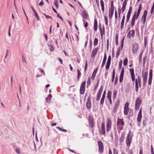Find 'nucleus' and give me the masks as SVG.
Instances as JSON below:
<instances>
[{
	"label": "nucleus",
	"mask_w": 154,
	"mask_h": 154,
	"mask_svg": "<svg viewBox=\"0 0 154 154\" xmlns=\"http://www.w3.org/2000/svg\"><path fill=\"white\" fill-rule=\"evenodd\" d=\"M129 70L132 81H135V90L137 92H138L139 87H141V77L140 76H137V78L135 79L134 69L131 68L129 69Z\"/></svg>",
	"instance_id": "f257e3e1"
},
{
	"label": "nucleus",
	"mask_w": 154,
	"mask_h": 154,
	"mask_svg": "<svg viewBox=\"0 0 154 154\" xmlns=\"http://www.w3.org/2000/svg\"><path fill=\"white\" fill-rule=\"evenodd\" d=\"M142 103V100L140 97H138L137 98L135 103V108L136 110H138L139 109L140 105Z\"/></svg>",
	"instance_id": "f03ea898"
},
{
	"label": "nucleus",
	"mask_w": 154,
	"mask_h": 154,
	"mask_svg": "<svg viewBox=\"0 0 154 154\" xmlns=\"http://www.w3.org/2000/svg\"><path fill=\"white\" fill-rule=\"evenodd\" d=\"M88 120L89 124L91 127L92 128H93L94 125V119L93 116L91 115H89L88 117Z\"/></svg>",
	"instance_id": "7ed1b4c3"
},
{
	"label": "nucleus",
	"mask_w": 154,
	"mask_h": 154,
	"mask_svg": "<svg viewBox=\"0 0 154 154\" xmlns=\"http://www.w3.org/2000/svg\"><path fill=\"white\" fill-rule=\"evenodd\" d=\"M112 127V122L111 120L109 118L106 119V130L107 132H109L111 130Z\"/></svg>",
	"instance_id": "20e7f679"
},
{
	"label": "nucleus",
	"mask_w": 154,
	"mask_h": 154,
	"mask_svg": "<svg viewBox=\"0 0 154 154\" xmlns=\"http://www.w3.org/2000/svg\"><path fill=\"white\" fill-rule=\"evenodd\" d=\"M130 132L131 131H130L126 139V143L127 146L128 147L130 146H131L132 140V137H130L129 136Z\"/></svg>",
	"instance_id": "39448f33"
},
{
	"label": "nucleus",
	"mask_w": 154,
	"mask_h": 154,
	"mask_svg": "<svg viewBox=\"0 0 154 154\" xmlns=\"http://www.w3.org/2000/svg\"><path fill=\"white\" fill-rule=\"evenodd\" d=\"M129 103L128 102H126L125 104L124 108V113L125 115H127L129 112Z\"/></svg>",
	"instance_id": "423d86ee"
},
{
	"label": "nucleus",
	"mask_w": 154,
	"mask_h": 154,
	"mask_svg": "<svg viewBox=\"0 0 154 154\" xmlns=\"http://www.w3.org/2000/svg\"><path fill=\"white\" fill-rule=\"evenodd\" d=\"M148 73L147 72H145L143 73L142 77L143 78V86H145L146 83L147 79Z\"/></svg>",
	"instance_id": "0eeeda50"
},
{
	"label": "nucleus",
	"mask_w": 154,
	"mask_h": 154,
	"mask_svg": "<svg viewBox=\"0 0 154 154\" xmlns=\"http://www.w3.org/2000/svg\"><path fill=\"white\" fill-rule=\"evenodd\" d=\"M148 14V11L146 10L144 11L143 14L141 17V22L144 25L146 19V16Z\"/></svg>",
	"instance_id": "6e6552de"
},
{
	"label": "nucleus",
	"mask_w": 154,
	"mask_h": 154,
	"mask_svg": "<svg viewBox=\"0 0 154 154\" xmlns=\"http://www.w3.org/2000/svg\"><path fill=\"white\" fill-rule=\"evenodd\" d=\"M100 132L104 136L106 135V131L105 128V123L104 122L101 123V130L100 131Z\"/></svg>",
	"instance_id": "1a4fd4ad"
},
{
	"label": "nucleus",
	"mask_w": 154,
	"mask_h": 154,
	"mask_svg": "<svg viewBox=\"0 0 154 154\" xmlns=\"http://www.w3.org/2000/svg\"><path fill=\"white\" fill-rule=\"evenodd\" d=\"M138 17H139V16H138L137 17V12L135 11L134 14L133 15V17L132 20V21H131V23L132 28H133V26L134 25L135 21V20H137L138 19Z\"/></svg>",
	"instance_id": "9d476101"
},
{
	"label": "nucleus",
	"mask_w": 154,
	"mask_h": 154,
	"mask_svg": "<svg viewBox=\"0 0 154 154\" xmlns=\"http://www.w3.org/2000/svg\"><path fill=\"white\" fill-rule=\"evenodd\" d=\"M103 86H101L100 88L99 89L98 92L97 93V97L96 99V100L97 101H98L100 99L102 92L103 90Z\"/></svg>",
	"instance_id": "9b49d317"
},
{
	"label": "nucleus",
	"mask_w": 154,
	"mask_h": 154,
	"mask_svg": "<svg viewBox=\"0 0 154 154\" xmlns=\"http://www.w3.org/2000/svg\"><path fill=\"white\" fill-rule=\"evenodd\" d=\"M91 95L90 94L88 98L87 101L86 103L87 108L89 109L91 108Z\"/></svg>",
	"instance_id": "f8f14e48"
},
{
	"label": "nucleus",
	"mask_w": 154,
	"mask_h": 154,
	"mask_svg": "<svg viewBox=\"0 0 154 154\" xmlns=\"http://www.w3.org/2000/svg\"><path fill=\"white\" fill-rule=\"evenodd\" d=\"M98 144L99 147V151L100 153H102L103 151V143L101 141L98 142Z\"/></svg>",
	"instance_id": "ddd939ff"
},
{
	"label": "nucleus",
	"mask_w": 154,
	"mask_h": 154,
	"mask_svg": "<svg viewBox=\"0 0 154 154\" xmlns=\"http://www.w3.org/2000/svg\"><path fill=\"white\" fill-rule=\"evenodd\" d=\"M135 32L133 30H131L128 31V34L127 37L128 38H133L134 37V35Z\"/></svg>",
	"instance_id": "4468645a"
},
{
	"label": "nucleus",
	"mask_w": 154,
	"mask_h": 154,
	"mask_svg": "<svg viewBox=\"0 0 154 154\" xmlns=\"http://www.w3.org/2000/svg\"><path fill=\"white\" fill-rule=\"evenodd\" d=\"M111 55H109L108 57L107 62L106 63V70H108L109 69V66L111 63Z\"/></svg>",
	"instance_id": "2eb2a0df"
},
{
	"label": "nucleus",
	"mask_w": 154,
	"mask_h": 154,
	"mask_svg": "<svg viewBox=\"0 0 154 154\" xmlns=\"http://www.w3.org/2000/svg\"><path fill=\"white\" fill-rule=\"evenodd\" d=\"M120 100H117L116 102L115 107L113 109V111L114 112H116L118 109V108L120 104Z\"/></svg>",
	"instance_id": "dca6fc26"
},
{
	"label": "nucleus",
	"mask_w": 154,
	"mask_h": 154,
	"mask_svg": "<svg viewBox=\"0 0 154 154\" xmlns=\"http://www.w3.org/2000/svg\"><path fill=\"white\" fill-rule=\"evenodd\" d=\"M142 118V109L140 108L138 114L137 120L138 122L141 121Z\"/></svg>",
	"instance_id": "f3484780"
},
{
	"label": "nucleus",
	"mask_w": 154,
	"mask_h": 154,
	"mask_svg": "<svg viewBox=\"0 0 154 154\" xmlns=\"http://www.w3.org/2000/svg\"><path fill=\"white\" fill-rule=\"evenodd\" d=\"M138 48V45L137 43H134L133 45L132 51L134 53L137 52Z\"/></svg>",
	"instance_id": "a211bd4d"
},
{
	"label": "nucleus",
	"mask_w": 154,
	"mask_h": 154,
	"mask_svg": "<svg viewBox=\"0 0 154 154\" xmlns=\"http://www.w3.org/2000/svg\"><path fill=\"white\" fill-rule=\"evenodd\" d=\"M125 72V70L124 67H123L122 68V71L121 72V73L119 76V82H122L123 76L124 75V73Z\"/></svg>",
	"instance_id": "6ab92c4d"
},
{
	"label": "nucleus",
	"mask_w": 154,
	"mask_h": 154,
	"mask_svg": "<svg viewBox=\"0 0 154 154\" xmlns=\"http://www.w3.org/2000/svg\"><path fill=\"white\" fill-rule=\"evenodd\" d=\"M98 50L99 48H96L93 50L91 54V57H95Z\"/></svg>",
	"instance_id": "aec40b11"
},
{
	"label": "nucleus",
	"mask_w": 154,
	"mask_h": 154,
	"mask_svg": "<svg viewBox=\"0 0 154 154\" xmlns=\"http://www.w3.org/2000/svg\"><path fill=\"white\" fill-rule=\"evenodd\" d=\"M112 92L111 91H109L108 92L107 97L109 101L110 104H112V100L111 99Z\"/></svg>",
	"instance_id": "412c9836"
},
{
	"label": "nucleus",
	"mask_w": 154,
	"mask_h": 154,
	"mask_svg": "<svg viewBox=\"0 0 154 154\" xmlns=\"http://www.w3.org/2000/svg\"><path fill=\"white\" fill-rule=\"evenodd\" d=\"M82 15L83 18L87 20L89 19L88 15L87 13L85 11H84L82 12Z\"/></svg>",
	"instance_id": "4be33fe9"
},
{
	"label": "nucleus",
	"mask_w": 154,
	"mask_h": 154,
	"mask_svg": "<svg viewBox=\"0 0 154 154\" xmlns=\"http://www.w3.org/2000/svg\"><path fill=\"white\" fill-rule=\"evenodd\" d=\"M119 124H120L122 126H124L125 125V123L123 119H120L118 118L117 119V125Z\"/></svg>",
	"instance_id": "5701e85b"
},
{
	"label": "nucleus",
	"mask_w": 154,
	"mask_h": 154,
	"mask_svg": "<svg viewBox=\"0 0 154 154\" xmlns=\"http://www.w3.org/2000/svg\"><path fill=\"white\" fill-rule=\"evenodd\" d=\"M114 9H109V18L111 19L114 13Z\"/></svg>",
	"instance_id": "b1692460"
},
{
	"label": "nucleus",
	"mask_w": 154,
	"mask_h": 154,
	"mask_svg": "<svg viewBox=\"0 0 154 154\" xmlns=\"http://www.w3.org/2000/svg\"><path fill=\"white\" fill-rule=\"evenodd\" d=\"M125 134L124 133L122 134L121 137H120L119 140L120 143H122L124 140L125 139Z\"/></svg>",
	"instance_id": "393cba45"
},
{
	"label": "nucleus",
	"mask_w": 154,
	"mask_h": 154,
	"mask_svg": "<svg viewBox=\"0 0 154 154\" xmlns=\"http://www.w3.org/2000/svg\"><path fill=\"white\" fill-rule=\"evenodd\" d=\"M100 4L102 10L103 12H104L105 10L104 5V2L103 0H100Z\"/></svg>",
	"instance_id": "a878e982"
},
{
	"label": "nucleus",
	"mask_w": 154,
	"mask_h": 154,
	"mask_svg": "<svg viewBox=\"0 0 154 154\" xmlns=\"http://www.w3.org/2000/svg\"><path fill=\"white\" fill-rule=\"evenodd\" d=\"M141 7H142V5L141 4L140 5H139V6L138 8V9L137 11V17L138 16H139L140 13V12L141 11Z\"/></svg>",
	"instance_id": "bb28decb"
},
{
	"label": "nucleus",
	"mask_w": 154,
	"mask_h": 154,
	"mask_svg": "<svg viewBox=\"0 0 154 154\" xmlns=\"http://www.w3.org/2000/svg\"><path fill=\"white\" fill-rule=\"evenodd\" d=\"M97 21L96 19H95L94 20V29H97Z\"/></svg>",
	"instance_id": "cd10ccee"
},
{
	"label": "nucleus",
	"mask_w": 154,
	"mask_h": 154,
	"mask_svg": "<svg viewBox=\"0 0 154 154\" xmlns=\"http://www.w3.org/2000/svg\"><path fill=\"white\" fill-rule=\"evenodd\" d=\"M117 91L116 90L114 91L113 94V99L114 100L116 99L117 94Z\"/></svg>",
	"instance_id": "c85d7f7f"
},
{
	"label": "nucleus",
	"mask_w": 154,
	"mask_h": 154,
	"mask_svg": "<svg viewBox=\"0 0 154 154\" xmlns=\"http://www.w3.org/2000/svg\"><path fill=\"white\" fill-rule=\"evenodd\" d=\"M85 88H80V91L81 94H84L85 92Z\"/></svg>",
	"instance_id": "c756f323"
},
{
	"label": "nucleus",
	"mask_w": 154,
	"mask_h": 154,
	"mask_svg": "<svg viewBox=\"0 0 154 154\" xmlns=\"http://www.w3.org/2000/svg\"><path fill=\"white\" fill-rule=\"evenodd\" d=\"M104 21H105V25L106 26V28H107V26L108 25V18L107 16H104Z\"/></svg>",
	"instance_id": "7c9ffc66"
},
{
	"label": "nucleus",
	"mask_w": 154,
	"mask_h": 154,
	"mask_svg": "<svg viewBox=\"0 0 154 154\" xmlns=\"http://www.w3.org/2000/svg\"><path fill=\"white\" fill-rule=\"evenodd\" d=\"M120 47H119L118 49H117V51L116 52V58H117L119 55L120 54Z\"/></svg>",
	"instance_id": "2f4dec72"
},
{
	"label": "nucleus",
	"mask_w": 154,
	"mask_h": 154,
	"mask_svg": "<svg viewBox=\"0 0 154 154\" xmlns=\"http://www.w3.org/2000/svg\"><path fill=\"white\" fill-rule=\"evenodd\" d=\"M116 44V45H118V34H116L115 36Z\"/></svg>",
	"instance_id": "473e14b6"
},
{
	"label": "nucleus",
	"mask_w": 154,
	"mask_h": 154,
	"mask_svg": "<svg viewBox=\"0 0 154 154\" xmlns=\"http://www.w3.org/2000/svg\"><path fill=\"white\" fill-rule=\"evenodd\" d=\"M105 97L104 96H102V97L101 98L100 103L102 104H103V103L104 102V100H105Z\"/></svg>",
	"instance_id": "72a5a7b5"
},
{
	"label": "nucleus",
	"mask_w": 154,
	"mask_h": 154,
	"mask_svg": "<svg viewBox=\"0 0 154 154\" xmlns=\"http://www.w3.org/2000/svg\"><path fill=\"white\" fill-rule=\"evenodd\" d=\"M98 39L96 38H95L94 39V45L95 46H96L98 44Z\"/></svg>",
	"instance_id": "f704fd0d"
},
{
	"label": "nucleus",
	"mask_w": 154,
	"mask_h": 154,
	"mask_svg": "<svg viewBox=\"0 0 154 154\" xmlns=\"http://www.w3.org/2000/svg\"><path fill=\"white\" fill-rule=\"evenodd\" d=\"M56 128L58 129L60 131L63 132H66L67 131L66 130L64 129H62L59 127H57Z\"/></svg>",
	"instance_id": "c9c22d12"
},
{
	"label": "nucleus",
	"mask_w": 154,
	"mask_h": 154,
	"mask_svg": "<svg viewBox=\"0 0 154 154\" xmlns=\"http://www.w3.org/2000/svg\"><path fill=\"white\" fill-rule=\"evenodd\" d=\"M128 59L127 58H126L125 59H124V61H123V64L124 66H126L128 64Z\"/></svg>",
	"instance_id": "e433bc0d"
},
{
	"label": "nucleus",
	"mask_w": 154,
	"mask_h": 154,
	"mask_svg": "<svg viewBox=\"0 0 154 154\" xmlns=\"http://www.w3.org/2000/svg\"><path fill=\"white\" fill-rule=\"evenodd\" d=\"M77 72H78L77 78H78V79H79L81 76V73L80 71L78 69L77 70Z\"/></svg>",
	"instance_id": "4c0bfd02"
},
{
	"label": "nucleus",
	"mask_w": 154,
	"mask_h": 154,
	"mask_svg": "<svg viewBox=\"0 0 154 154\" xmlns=\"http://www.w3.org/2000/svg\"><path fill=\"white\" fill-rule=\"evenodd\" d=\"M86 83V81L83 82L81 84L80 88H85Z\"/></svg>",
	"instance_id": "58836bf2"
},
{
	"label": "nucleus",
	"mask_w": 154,
	"mask_h": 154,
	"mask_svg": "<svg viewBox=\"0 0 154 154\" xmlns=\"http://www.w3.org/2000/svg\"><path fill=\"white\" fill-rule=\"evenodd\" d=\"M147 41H148V40L147 39V37H145L144 38V45L145 47H146V44L147 43Z\"/></svg>",
	"instance_id": "ea45409f"
},
{
	"label": "nucleus",
	"mask_w": 154,
	"mask_h": 154,
	"mask_svg": "<svg viewBox=\"0 0 154 154\" xmlns=\"http://www.w3.org/2000/svg\"><path fill=\"white\" fill-rule=\"evenodd\" d=\"M58 0H55L54 2V4L56 6L57 8H58Z\"/></svg>",
	"instance_id": "a19ab883"
},
{
	"label": "nucleus",
	"mask_w": 154,
	"mask_h": 154,
	"mask_svg": "<svg viewBox=\"0 0 154 154\" xmlns=\"http://www.w3.org/2000/svg\"><path fill=\"white\" fill-rule=\"evenodd\" d=\"M152 70L150 69L149 70V77H152Z\"/></svg>",
	"instance_id": "79ce46f5"
},
{
	"label": "nucleus",
	"mask_w": 154,
	"mask_h": 154,
	"mask_svg": "<svg viewBox=\"0 0 154 154\" xmlns=\"http://www.w3.org/2000/svg\"><path fill=\"white\" fill-rule=\"evenodd\" d=\"M105 29H100V33L102 38H103V34H104Z\"/></svg>",
	"instance_id": "37998d69"
},
{
	"label": "nucleus",
	"mask_w": 154,
	"mask_h": 154,
	"mask_svg": "<svg viewBox=\"0 0 154 154\" xmlns=\"http://www.w3.org/2000/svg\"><path fill=\"white\" fill-rule=\"evenodd\" d=\"M130 16H131V14H127V19H126V23L127 22H128L129 21Z\"/></svg>",
	"instance_id": "c03bdc74"
},
{
	"label": "nucleus",
	"mask_w": 154,
	"mask_h": 154,
	"mask_svg": "<svg viewBox=\"0 0 154 154\" xmlns=\"http://www.w3.org/2000/svg\"><path fill=\"white\" fill-rule=\"evenodd\" d=\"M132 7H130L129 8V11H128V12L127 14L131 15V14L132 12Z\"/></svg>",
	"instance_id": "a18cd8bd"
},
{
	"label": "nucleus",
	"mask_w": 154,
	"mask_h": 154,
	"mask_svg": "<svg viewBox=\"0 0 154 154\" xmlns=\"http://www.w3.org/2000/svg\"><path fill=\"white\" fill-rule=\"evenodd\" d=\"M152 77H149V79H148V84L149 85H151L152 83Z\"/></svg>",
	"instance_id": "49530a36"
},
{
	"label": "nucleus",
	"mask_w": 154,
	"mask_h": 154,
	"mask_svg": "<svg viewBox=\"0 0 154 154\" xmlns=\"http://www.w3.org/2000/svg\"><path fill=\"white\" fill-rule=\"evenodd\" d=\"M111 9H114L113 2L112 1H111Z\"/></svg>",
	"instance_id": "de8ad7c7"
},
{
	"label": "nucleus",
	"mask_w": 154,
	"mask_h": 154,
	"mask_svg": "<svg viewBox=\"0 0 154 154\" xmlns=\"http://www.w3.org/2000/svg\"><path fill=\"white\" fill-rule=\"evenodd\" d=\"M106 60H103V62H102L101 66V68H103V66H104V65L106 63Z\"/></svg>",
	"instance_id": "09e8293b"
},
{
	"label": "nucleus",
	"mask_w": 154,
	"mask_h": 154,
	"mask_svg": "<svg viewBox=\"0 0 154 154\" xmlns=\"http://www.w3.org/2000/svg\"><path fill=\"white\" fill-rule=\"evenodd\" d=\"M91 83V81L90 79V77H89L88 80L87 81V85H90Z\"/></svg>",
	"instance_id": "8fccbe9b"
},
{
	"label": "nucleus",
	"mask_w": 154,
	"mask_h": 154,
	"mask_svg": "<svg viewBox=\"0 0 154 154\" xmlns=\"http://www.w3.org/2000/svg\"><path fill=\"white\" fill-rule=\"evenodd\" d=\"M127 0H125L122 5V6L126 7L127 4Z\"/></svg>",
	"instance_id": "3c124183"
},
{
	"label": "nucleus",
	"mask_w": 154,
	"mask_h": 154,
	"mask_svg": "<svg viewBox=\"0 0 154 154\" xmlns=\"http://www.w3.org/2000/svg\"><path fill=\"white\" fill-rule=\"evenodd\" d=\"M151 154H154V152L152 146H151Z\"/></svg>",
	"instance_id": "603ef678"
},
{
	"label": "nucleus",
	"mask_w": 154,
	"mask_h": 154,
	"mask_svg": "<svg viewBox=\"0 0 154 154\" xmlns=\"http://www.w3.org/2000/svg\"><path fill=\"white\" fill-rule=\"evenodd\" d=\"M34 14H35V16L36 17V18L38 20H39V16L38 15V14L36 12V13H35Z\"/></svg>",
	"instance_id": "864d4df0"
},
{
	"label": "nucleus",
	"mask_w": 154,
	"mask_h": 154,
	"mask_svg": "<svg viewBox=\"0 0 154 154\" xmlns=\"http://www.w3.org/2000/svg\"><path fill=\"white\" fill-rule=\"evenodd\" d=\"M87 60L85 61V72L87 69Z\"/></svg>",
	"instance_id": "5fc2aeb1"
},
{
	"label": "nucleus",
	"mask_w": 154,
	"mask_h": 154,
	"mask_svg": "<svg viewBox=\"0 0 154 154\" xmlns=\"http://www.w3.org/2000/svg\"><path fill=\"white\" fill-rule=\"evenodd\" d=\"M113 154H118L117 150L115 148L113 149Z\"/></svg>",
	"instance_id": "6e6d98bb"
},
{
	"label": "nucleus",
	"mask_w": 154,
	"mask_h": 154,
	"mask_svg": "<svg viewBox=\"0 0 154 154\" xmlns=\"http://www.w3.org/2000/svg\"><path fill=\"white\" fill-rule=\"evenodd\" d=\"M96 75V74L93 73L92 76H91V79L92 80H94L95 78Z\"/></svg>",
	"instance_id": "4d7b16f0"
},
{
	"label": "nucleus",
	"mask_w": 154,
	"mask_h": 154,
	"mask_svg": "<svg viewBox=\"0 0 154 154\" xmlns=\"http://www.w3.org/2000/svg\"><path fill=\"white\" fill-rule=\"evenodd\" d=\"M118 82V78L117 77H116L115 80V81L114 84L115 85H116Z\"/></svg>",
	"instance_id": "13d9d810"
},
{
	"label": "nucleus",
	"mask_w": 154,
	"mask_h": 154,
	"mask_svg": "<svg viewBox=\"0 0 154 154\" xmlns=\"http://www.w3.org/2000/svg\"><path fill=\"white\" fill-rule=\"evenodd\" d=\"M44 3L43 2V1H42L39 4V5L41 6H42L44 5Z\"/></svg>",
	"instance_id": "bf43d9fd"
},
{
	"label": "nucleus",
	"mask_w": 154,
	"mask_h": 154,
	"mask_svg": "<svg viewBox=\"0 0 154 154\" xmlns=\"http://www.w3.org/2000/svg\"><path fill=\"white\" fill-rule=\"evenodd\" d=\"M16 153H17L18 154H20V150L19 149H18V148H16Z\"/></svg>",
	"instance_id": "052dcab7"
},
{
	"label": "nucleus",
	"mask_w": 154,
	"mask_h": 154,
	"mask_svg": "<svg viewBox=\"0 0 154 154\" xmlns=\"http://www.w3.org/2000/svg\"><path fill=\"white\" fill-rule=\"evenodd\" d=\"M50 47V50L52 51H54V48H53V47L52 45H50L49 46Z\"/></svg>",
	"instance_id": "680f3d73"
},
{
	"label": "nucleus",
	"mask_w": 154,
	"mask_h": 154,
	"mask_svg": "<svg viewBox=\"0 0 154 154\" xmlns=\"http://www.w3.org/2000/svg\"><path fill=\"white\" fill-rule=\"evenodd\" d=\"M84 26L85 27H87L88 26V23L87 22H84Z\"/></svg>",
	"instance_id": "e2e57ef3"
},
{
	"label": "nucleus",
	"mask_w": 154,
	"mask_h": 154,
	"mask_svg": "<svg viewBox=\"0 0 154 154\" xmlns=\"http://www.w3.org/2000/svg\"><path fill=\"white\" fill-rule=\"evenodd\" d=\"M121 13V11L120 9L119 8L118 9L119 17V18L120 17Z\"/></svg>",
	"instance_id": "0e129e2a"
},
{
	"label": "nucleus",
	"mask_w": 154,
	"mask_h": 154,
	"mask_svg": "<svg viewBox=\"0 0 154 154\" xmlns=\"http://www.w3.org/2000/svg\"><path fill=\"white\" fill-rule=\"evenodd\" d=\"M126 7L122 6V12H124L125 10Z\"/></svg>",
	"instance_id": "69168bd1"
},
{
	"label": "nucleus",
	"mask_w": 154,
	"mask_h": 154,
	"mask_svg": "<svg viewBox=\"0 0 154 154\" xmlns=\"http://www.w3.org/2000/svg\"><path fill=\"white\" fill-rule=\"evenodd\" d=\"M115 17L116 19L117 18V14L116 10L115 11Z\"/></svg>",
	"instance_id": "338daca9"
},
{
	"label": "nucleus",
	"mask_w": 154,
	"mask_h": 154,
	"mask_svg": "<svg viewBox=\"0 0 154 154\" xmlns=\"http://www.w3.org/2000/svg\"><path fill=\"white\" fill-rule=\"evenodd\" d=\"M44 35L46 41H47L48 40V36H47V35L46 34H44Z\"/></svg>",
	"instance_id": "774afa93"
}]
</instances>
